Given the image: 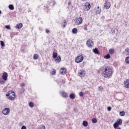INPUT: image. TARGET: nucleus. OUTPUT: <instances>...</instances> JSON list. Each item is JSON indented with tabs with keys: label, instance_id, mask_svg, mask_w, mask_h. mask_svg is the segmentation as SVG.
Returning <instances> with one entry per match:
<instances>
[{
	"label": "nucleus",
	"instance_id": "nucleus-1",
	"mask_svg": "<svg viewBox=\"0 0 129 129\" xmlns=\"http://www.w3.org/2000/svg\"><path fill=\"white\" fill-rule=\"evenodd\" d=\"M104 78H108L112 75V69L109 66H102L99 70Z\"/></svg>",
	"mask_w": 129,
	"mask_h": 129
},
{
	"label": "nucleus",
	"instance_id": "nucleus-2",
	"mask_svg": "<svg viewBox=\"0 0 129 129\" xmlns=\"http://www.w3.org/2000/svg\"><path fill=\"white\" fill-rule=\"evenodd\" d=\"M122 124V120L121 119H118L117 121H116L113 125L114 128H116L119 126V125H121Z\"/></svg>",
	"mask_w": 129,
	"mask_h": 129
},
{
	"label": "nucleus",
	"instance_id": "nucleus-3",
	"mask_svg": "<svg viewBox=\"0 0 129 129\" xmlns=\"http://www.w3.org/2000/svg\"><path fill=\"white\" fill-rule=\"evenodd\" d=\"M83 59H84V57L82 55H79L76 57L75 62L76 63H81L83 61Z\"/></svg>",
	"mask_w": 129,
	"mask_h": 129
},
{
	"label": "nucleus",
	"instance_id": "nucleus-4",
	"mask_svg": "<svg viewBox=\"0 0 129 129\" xmlns=\"http://www.w3.org/2000/svg\"><path fill=\"white\" fill-rule=\"evenodd\" d=\"M10 112H11V110L9 108L7 107L5 108L2 111V113L4 114V115H8L10 114Z\"/></svg>",
	"mask_w": 129,
	"mask_h": 129
},
{
	"label": "nucleus",
	"instance_id": "nucleus-5",
	"mask_svg": "<svg viewBox=\"0 0 129 129\" xmlns=\"http://www.w3.org/2000/svg\"><path fill=\"white\" fill-rule=\"evenodd\" d=\"M90 8H91L90 4L89 3H86L85 4L84 6V11H89L90 10Z\"/></svg>",
	"mask_w": 129,
	"mask_h": 129
},
{
	"label": "nucleus",
	"instance_id": "nucleus-6",
	"mask_svg": "<svg viewBox=\"0 0 129 129\" xmlns=\"http://www.w3.org/2000/svg\"><path fill=\"white\" fill-rule=\"evenodd\" d=\"M83 22V19H82V18L80 17L79 18L76 19V22L75 24L76 25H81Z\"/></svg>",
	"mask_w": 129,
	"mask_h": 129
},
{
	"label": "nucleus",
	"instance_id": "nucleus-7",
	"mask_svg": "<svg viewBox=\"0 0 129 129\" xmlns=\"http://www.w3.org/2000/svg\"><path fill=\"white\" fill-rule=\"evenodd\" d=\"M87 45L89 48H91L93 46V41L91 39H88L87 41Z\"/></svg>",
	"mask_w": 129,
	"mask_h": 129
},
{
	"label": "nucleus",
	"instance_id": "nucleus-8",
	"mask_svg": "<svg viewBox=\"0 0 129 129\" xmlns=\"http://www.w3.org/2000/svg\"><path fill=\"white\" fill-rule=\"evenodd\" d=\"M110 3L108 1H106L104 5V9H106V10H108L109 8H110Z\"/></svg>",
	"mask_w": 129,
	"mask_h": 129
},
{
	"label": "nucleus",
	"instance_id": "nucleus-9",
	"mask_svg": "<svg viewBox=\"0 0 129 129\" xmlns=\"http://www.w3.org/2000/svg\"><path fill=\"white\" fill-rule=\"evenodd\" d=\"M85 74H86L85 71L83 70H81L78 73V75L80 76V77L85 76Z\"/></svg>",
	"mask_w": 129,
	"mask_h": 129
},
{
	"label": "nucleus",
	"instance_id": "nucleus-10",
	"mask_svg": "<svg viewBox=\"0 0 129 129\" xmlns=\"http://www.w3.org/2000/svg\"><path fill=\"white\" fill-rule=\"evenodd\" d=\"M8 73L4 72L2 75V79L5 81H7L8 80Z\"/></svg>",
	"mask_w": 129,
	"mask_h": 129
},
{
	"label": "nucleus",
	"instance_id": "nucleus-11",
	"mask_svg": "<svg viewBox=\"0 0 129 129\" xmlns=\"http://www.w3.org/2000/svg\"><path fill=\"white\" fill-rule=\"evenodd\" d=\"M124 86L125 88H129V79H127L124 81Z\"/></svg>",
	"mask_w": 129,
	"mask_h": 129
},
{
	"label": "nucleus",
	"instance_id": "nucleus-12",
	"mask_svg": "<svg viewBox=\"0 0 129 129\" xmlns=\"http://www.w3.org/2000/svg\"><path fill=\"white\" fill-rule=\"evenodd\" d=\"M60 74L61 75H64V74H65L66 72V68H61L60 71H59Z\"/></svg>",
	"mask_w": 129,
	"mask_h": 129
},
{
	"label": "nucleus",
	"instance_id": "nucleus-13",
	"mask_svg": "<svg viewBox=\"0 0 129 129\" xmlns=\"http://www.w3.org/2000/svg\"><path fill=\"white\" fill-rule=\"evenodd\" d=\"M55 62H56V63H60V62H61V56H57L55 59Z\"/></svg>",
	"mask_w": 129,
	"mask_h": 129
},
{
	"label": "nucleus",
	"instance_id": "nucleus-14",
	"mask_svg": "<svg viewBox=\"0 0 129 129\" xmlns=\"http://www.w3.org/2000/svg\"><path fill=\"white\" fill-rule=\"evenodd\" d=\"M61 96L62 97H64V98H66V97H67V96H68V94L65 91H63L61 92Z\"/></svg>",
	"mask_w": 129,
	"mask_h": 129
},
{
	"label": "nucleus",
	"instance_id": "nucleus-15",
	"mask_svg": "<svg viewBox=\"0 0 129 129\" xmlns=\"http://www.w3.org/2000/svg\"><path fill=\"white\" fill-rule=\"evenodd\" d=\"M93 52L95 53V54H97V55H99L100 54V52H99V50H98V49L97 48H95L93 49Z\"/></svg>",
	"mask_w": 129,
	"mask_h": 129
},
{
	"label": "nucleus",
	"instance_id": "nucleus-16",
	"mask_svg": "<svg viewBox=\"0 0 129 129\" xmlns=\"http://www.w3.org/2000/svg\"><path fill=\"white\" fill-rule=\"evenodd\" d=\"M96 13L97 14H100V13H101V8H100L99 6H98Z\"/></svg>",
	"mask_w": 129,
	"mask_h": 129
},
{
	"label": "nucleus",
	"instance_id": "nucleus-17",
	"mask_svg": "<svg viewBox=\"0 0 129 129\" xmlns=\"http://www.w3.org/2000/svg\"><path fill=\"white\" fill-rule=\"evenodd\" d=\"M23 27V24L22 23H20L19 24H17L16 26H15V28L16 29H21V28Z\"/></svg>",
	"mask_w": 129,
	"mask_h": 129
},
{
	"label": "nucleus",
	"instance_id": "nucleus-18",
	"mask_svg": "<svg viewBox=\"0 0 129 129\" xmlns=\"http://www.w3.org/2000/svg\"><path fill=\"white\" fill-rule=\"evenodd\" d=\"M58 56V53L57 52H53L52 53V57L53 59H56Z\"/></svg>",
	"mask_w": 129,
	"mask_h": 129
},
{
	"label": "nucleus",
	"instance_id": "nucleus-19",
	"mask_svg": "<svg viewBox=\"0 0 129 129\" xmlns=\"http://www.w3.org/2000/svg\"><path fill=\"white\" fill-rule=\"evenodd\" d=\"M67 25V23L66 20H63L61 22V25L63 26V28H65L66 25Z\"/></svg>",
	"mask_w": 129,
	"mask_h": 129
},
{
	"label": "nucleus",
	"instance_id": "nucleus-20",
	"mask_svg": "<svg viewBox=\"0 0 129 129\" xmlns=\"http://www.w3.org/2000/svg\"><path fill=\"white\" fill-rule=\"evenodd\" d=\"M8 8L11 11H14V10H15V7H14V5H9L8 6Z\"/></svg>",
	"mask_w": 129,
	"mask_h": 129
},
{
	"label": "nucleus",
	"instance_id": "nucleus-21",
	"mask_svg": "<svg viewBox=\"0 0 129 129\" xmlns=\"http://www.w3.org/2000/svg\"><path fill=\"white\" fill-rule=\"evenodd\" d=\"M70 98H71V99H74L75 98V94H70Z\"/></svg>",
	"mask_w": 129,
	"mask_h": 129
},
{
	"label": "nucleus",
	"instance_id": "nucleus-22",
	"mask_svg": "<svg viewBox=\"0 0 129 129\" xmlns=\"http://www.w3.org/2000/svg\"><path fill=\"white\" fill-rule=\"evenodd\" d=\"M104 59H109L110 58V54L109 53L107 54L106 55L104 56Z\"/></svg>",
	"mask_w": 129,
	"mask_h": 129
},
{
	"label": "nucleus",
	"instance_id": "nucleus-23",
	"mask_svg": "<svg viewBox=\"0 0 129 129\" xmlns=\"http://www.w3.org/2000/svg\"><path fill=\"white\" fill-rule=\"evenodd\" d=\"M119 114L120 116H124V115L125 114V112H124V111H121L119 112Z\"/></svg>",
	"mask_w": 129,
	"mask_h": 129
},
{
	"label": "nucleus",
	"instance_id": "nucleus-24",
	"mask_svg": "<svg viewBox=\"0 0 129 129\" xmlns=\"http://www.w3.org/2000/svg\"><path fill=\"white\" fill-rule=\"evenodd\" d=\"M83 125L84 126H87V125H88V122H87V121H83Z\"/></svg>",
	"mask_w": 129,
	"mask_h": 129
},
{
	"label": "nucleus",
	"instance_id": "nucleus-25",
	"mask_svg": "<svg viewBox=\"0 0 129 129\" xmlns=\"http://www.w3.org/2000/svg\"><path fill=\"white\" fill-rule=\"evenodd\" d=\"M38 57H39V55H38V54H34L33 59L34 60H37Z\"/></svg>",
	"mask_w": 129,
	"mask_h": 129
},
{
	"label": "nucleus",
	"instance_id": "nucleus-26",
	"mask_svg": "<svg viewBox=\"0 0 129 129\" xmlns=\"http://www.w3.org/2000/svg\"><path fill=\"white\" fill-rule=\"evenodd\" d=\"M5 83H6V81L3 79H0V84H2L3 85Z\"/></svg>",
	"mask_w": 129,
	"mask_h": 129
},
{
	"label": "nucleus",
	"instance_id": "nucleus-27",
	"mask_svg": "<svg viewBox=\"0 0 129 129\" xmlns=\"http://www.w3.org/2000/svg\"><path fill=\"white\" fill-rule=\"evenodd\" d=\"M78 31L77 29L75 28L72 29L73 34H77Z\"/></svg>",
	"mask_w": 129,
	"mask_h": 129
},
{
	"label": "nucleus",
	"instance_id": "nucleus-28",
	"mask_svg": "<svg viewBox=\"0 0 129 129\" xmlns=\"http://www.w3.org/2000/svg\"><path fill=\"white\" fill-rule=\"evenodd\" d=\"M125 62L126 64H129V56H127L125 57Z\"/></svg>",
	"mask_w": 129,
	"mask_h": 129
},
{
	"label": "nucleus",
	"instance_id": "nucleus-29",
	"mask_svg": "<svg viewBox=\"0 0 129 129\" xmlns=\"http://www.w3.org/2000/svg\"><path fill=\"white\" fill-rule=\"evenodd\" d=\"M16 97L15 96H14V97L12 96H9L8 98V99H10V100H14V99H15V98Z\"/></svg>",
	"mask_w": 129,
	"mask_h": 129
},
{
	"label": "nucleus",
	"instance_id": "nucleus-30",
	"mask_svg": "<svg viewBox=\"0 0 129 129\" xmlns=\"http://www.w3.org/2000/svg\"><path fill=\"white\" fill-rule=\"evenodd\" d=\"M109 53L110 54H113V53H114V49L111 48V49H109Z\"/></svg>",
	"mask_w": 129,
	"mask_h": 129
},
{
	"label": "nucleus",
	"instance_id": "nucleus-31",
	"mask_svg": "<svg viewBox=\"0 0 129 129\" xmlns=\"http://www.w3.org/2000/svg\"><path fill=\"white\" fill-rule=\"evenodd\" d=\"M92 122L93 123H96L97 122V119L94 118L92 119Z\"/></svg>",
	"mask_w": 129,
	"mask_h": 129
},
{
	"label": "nucleus",
	"instance_id": "nucleus-32",
	"mask_svg": "<svg viewBox=\"0 0 129 129\" xmlns=\"http://www.w3.org/2000/svg\"><path fill=\"white\" fill-rule=\"evenodd\" d=\"M0 45L2 47H5V42L3 41H0Z\"/></svg>",
	"mask_w": 129,
	"mask_h": 129
},
{
	"label": "nucleus",
	"instance_id": "nucleus-33",
	"mask_svg": "<svg viewBox=\"0 0 129 129\" xmlns=\"http://www.w3.org/2000/svg\"><path fill=\"white\" fill-rule=\"evenodd\" d=\"M110 33L112 34V35H114L115 34V30L112 29Z\"/></svg>",
	"mask_w": 129,
	"mask_h": 129
},
{
	"label": "nucleus",
	"instance_id": "nucleus-34",
	"mask_svg": "<svg viewBox=\"0 0 129 129\" xmlns=\"http://www.w3.org/2000/svg\"><path fill=\"white\" fill-rule=\"evenodd\" d=\"M29 105L30 107H34V103H33V102H30L29 103Z\"/></svg>",
	"mask_w": 129,
	"mask_h": 129
},
{
	"label": "nucleus",
	"instance_id": "nucleus-35",
	"mask_svg": "<svg viewBox=\"0 0 129 129\" xmlns=\"http://www.w3.org/2000/svg\"><path fill=\"white\" fill-rule=\"evenodd\" d=\"M125 51L126 52V55H128L129 56V48L126 47L125 49Z\"/></svg>",
	"mask_w": 129,
	"mask_h": 129
},
{
	"label": "nucleus",
	"instance_id": "nucleus-36",
	"mask_svg": "<svg viewBox=\"0 0 129 129\" xmlns=\"http://www.w3.org/2000/svg\"><path fill=\"white\" fill-rule=\"evenodd\" d=\"M8 92L10 93V94H12V93H13L12 95L13 96H15V92H14L13 91H9Z\"/></svg>",
	"mask_w": 129,
	"mask_h": 129
},
{
	"label": "nucleus",
	"instance_id": "nucleus-37",
	"mask_svg": "<svg viewBox=\"0 0 129 129\" xmlns=\"http://www.w3.org/2000/svg\"><path fill=\"white\" fill-rule=\"evenodd\" d=\"M5 28L7 29V30H11V27L9 25H6L5 26Z\"/></svg>",
	"mask_w": 129,
	"mask_h": 129
},
{
	"label": "nucleus",
	"instance_id": "nucleus-38",
	"mask_svg": "<svg viewBox=\"0 0 129 129\" xmlns=\"http://www.w3.org/2000/svg\"><path fill=\"white\" fill-rule=\"evenodd\" d=\"M56 73V70H55V69H53V70L52 71L51 74L52 75H55V74Z\"/></svg>",
	"mask_w": 129,
	"mask_h": 129
},
{
	"label": "nucleus",
	"instance_id": "nucleus-39",
	"mask_svg": "<svg viewBox=\"0 0 129 129\" xmlns=\"http://www.w3.org/2000/svg\"><path fill=\"white\" fill-rule=\"evenodd\" d=\"M25 92V89L24 88H22L20 91V93L23 94Z\"/></svg>",
	"mask_w": 129,
	"mask_h": 129
},
{
	"label": "nucleus",
	"instance_id": "nucleus-40",
	"mask_svg": "<svg viewBox=\"0 0 129 129\" xmlns=\"http://www.w3.org/2000/svg\"><path fill=\"white\" fill-rule=\"evenodd\" d=\"M83 94H84V93H83V92H80L79 93V95H80V96H81V97H82V96H83Z\"/></svg>",
	"mask_w": 129,
	"mask_h": 129
},
{
	"label": "nucleus",
	"instance_id": "nucleus-41",
	"mask_svg": "<svg viewBox=\"0 0 129 129\" xmlns=\"http://www.w3.org/2000/svg\"><path fill=\"white\" fill-rule=\"evenodd\" d=\"M20 86H21V87H24V86H25V83H22L20 84Z\"/></svg>",
	"mask_w": 129,
	"mask_h": 129
},
{
	"label": "nucleus",
	"instance_id": "nucleus-42",
	"mask_svg": "<svg viewBox=\"0 0 129 129\" xmlns=\"http://www.w3.org/2000/svg\"><path fill=\"white\" fill-rule=\"evenodd\" d=\"M102 87L100 86L98 88V90L99 91H101V90H102Z\"/></svg>",
	"mask_w": 129,
	"mask_h": 129
},
{
	"label": "nucleus",
	"instance_id": "nucleus-43",
	"mask_svg": "<svg viewBox=\"0 0 129 129\" xmlns=\"http://www.w3.org/2000/svg\"><path fill=\"white\" fill-rule=\"evenodd\" d=\"M107 110L108 111H110L111 110V107H107Z\"/></svg>",
	"mask_w": 129,
	"mask_h": 129
},
{
	"label": "nucleus",
	"instance_id": "nucleus-44",
	"mask_svg": "<svg viewBox=\"0 0 129 129\" xmlns=\"http://www.w3.org/2000/svg\"><path fill=\"white\" fill-rule=\"evenodd\" d=\"M21 129H27V127H26L25 125H23L21 127Z\"/></svg>",
	"mask_w": 129,
	"mask_h": 129
},
{
	"label": "nucleus",
	"instance_id": "nucleus-45",
	"mask_svg": "<svg viewBox=\"0 0 129 129\" xmlns=\"http://www.w3.org/2000/svg\"><path fill=\"white\" fill-rule=\"evenodd\" d=\"M45 32L47 34H49V33H50V31L48 29H46Z\"/></svg>",
	"mask_w": 129,
	"mask_h": 129
},
{
	"label": "nucleus",
	"instance_id": "nucleus-46",
	"mask_svg": "<svg viewBox=\"0 0 129 129\" xmlns=\"http://www.w3.org/2000/svg\"><path fill=\"white\" fill-rule=\"evenodd\" d=\"M10 93L8 92V94H6V96H7V97H9V96H10Z\"/></svg>",
	"mask_w": 129,
	"mask_h": 129
},
{
	"label": "nucleus",
	"instance_id": "nucleus-47",
	"mask_svg": "<svg viewBox=\"0 0 129 129\" xmlns=\"http://www.w3.org/2000/svg\"><path fill=\"white\" fill-rule=\"evenodd\" d=\"M115 129H121L119 126H118V127L114 128Z\"/></svg>",
	"mask_w": 129,
	"mask_h": 129
},
{
	"label": "nucleus",
	"instance_id": "nucleus-48",
	"mask_svg": "<svg viewBox=\"0 0 129 129\" xmlns=\"http://www.w3.org/2000/svg\"><path fill=\"white\" fill-rule=\"evenodd\" d=\"M84 30H85L86 31H87V27H85V28H84Z\"/></svg>",
	"mask_w": 129,
	"mask_h": 129
},
{
	"label": "nucleus",
	"instance_id": "nucleus-49",
	"mask_svg": "<svg viewBox=\"0 0 129 129\" xmlns=\"http://www.w3.org/2000/svg\"><path fill=\"white\" fill-rule=\"evenodd\" d=\"M68 5H71V2H69Z\"/></svg>",
	"mask_w": 129,
	"mask_h": 129
},
{
	"label": "nucleus",
	"instance_id": "nucleus-50",
	"mask_svg": "<svg viewBox=\"0 0 129 129\" xmlns=\"http://www.w3.org/2000/svg\"><path fill=\"white\" fill-rule=\"evenodd\" d=\"M82 1H83V2H86V1L87 0H82Z\"/></svg>",
	"mask_w": 129,
	"mask_h": 129
},
{
	"label": "nucleus",
	"instance_id": "nucleus-51",
	"mask_svg": "<svg viewBox=\"0 0 129 129\" xmlns=\"http://www.w3.org/2000/svg\"><path fill=\"white\" fill-rule=\"evenodd\" d=\"M2 14V11L0 10V15Z\"/></svg>",
	"mask_w": 129,
	"mask_h": 129
},
{
	"label": "nucleus",
	"instance_id": "nucleus-52",
	"mask_svg": "<svg viewBox=\"0 0 129 129\" xmlns=\"http://www.w3.org/2000/svg\"><path fill=\"white\" fill-rule=\"evenodd\" d=\"M2 36L0 35V38H1Z\"/></svg>",
	"mask_w": 129,
	"mask_h": 129
}]
</instances>
